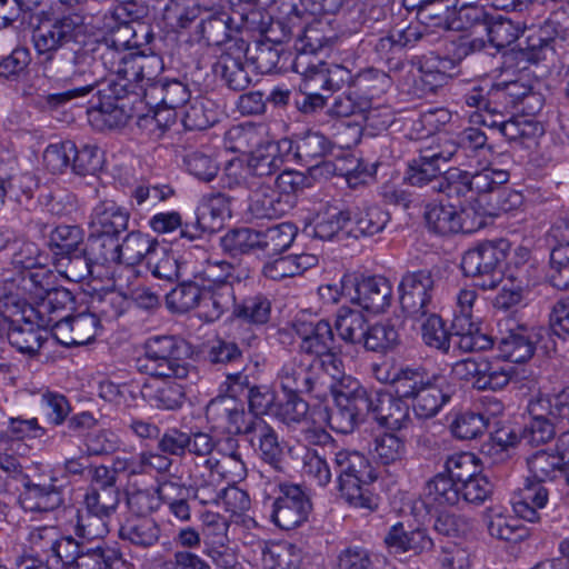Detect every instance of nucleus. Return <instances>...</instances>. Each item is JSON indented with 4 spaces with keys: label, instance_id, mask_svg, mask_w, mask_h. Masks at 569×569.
Segmentation results:
<instances>
[{
    "label": "nucleus",
    "instance_id": "nucleus-26",
    "mask_svg": "<svg viewBox=\"0 0 569 569\" xmlns=\"http://www.w3.org/2000/svg\"><path fill=\"white\" fill-rule=\"evenodd\" d=\"M74 303L72 292L63 287H54L40 300L31 303L30 313L40 327L50 328L57 320L64 319L61 313Z\"/></svg>",
    "mask_w": 569,
    "mask_h": 569
},
{
    "label": "nucleus",
    "instance_id": "nucleus-6",
    "mask_svg": "<svg viewBox=\"0 0 569 569\" xmlns=\"http://www.w3.org/2000/svg\"><path fill=\"white\" fill-rule=\"evenodd\" d=\"M329 389L335 408L328 415V423L337 432L351 433L368 415L367 389L350 376L343 377L338 385L331 383Z\"/></svg>",
    "mask_w": 569,
    "mask_h": 569
},
{
    "label": "nucleus",
    "instance_id": "nucleus-51",
    "mask_svg": "<svg viewBox=\"0 0 569 569\" xmlns=\"http://www.w3.org/2000/svg\"><path fill=\"white\" fill-rule=\"evenodd\" d=\"M220 246L231 257L243 254L259 256L257 229H231L220 238Z\"/></svg>",
    "mask_w": 569,
    "mask_h": 569
},
{
    "label": "nucleus",
    "instance_id": "nucleus-64",
    "mask_svg": "<svg viewBox=\"0 0 569 569\" xmlns=\"http://www.w3.org/2000/svg\"><path fill=\"white\" fill-rule=\"evenodd\" d=\"M406 442L395 433H383L375 438L372 456L383 466L395 465L406 456Z\"/></svg>",
    "mask_w": 569,
    "mask_h": 569
},
{
    "label": "nucleus",
    "instance_id": "nucleus-47",
    "mask_svg": "<svg viewBox=\"0 0 569 569\" xmlns=\"http://www.w3.org/2000/svg\"><path fill=\"white\" fill-rule=\"evenodd\" d=\"M346 208L328 206L325 212L318 214L312 234L320 240H332L340 234L347 236L349 216Z\"/></svg>",
    "mask_w": 569,
    "mask_h": 569
},
{
    "label": "nucleus",
    "instance_id": "nucleus-14",
    "mask_svg": "<svg viewBox=\"0 0 569 569\" xmlns=\"http://www.w3.org/2000/svg\"><path fill=\"white\" fill-rule=\"evenodd\" d=\"M250 48L246 41H236L222 50L213 64V72L234 91H242L251 83V77L246 63Z\"/></svg>",
    "mask_w": 569,
    "mask_h": 569
},
{
    "label": "nucleus",
    "instance_id": "nucleus-61",
    "mask_svg": "<svg viewBox=\"0 0 569 569\" xmlns=\"http://www.w3.org/2000/svg\"><path fill=\"white\" fill-rule=\"evenodd\" d=\"M483 367L481 379L476 382L478 390H501L510 383L517 373L513 366L488 358H486Z\"/></svg>",
    "mask_w": 569,
    "mask_h": 569
},
{
    "label": "nucleus",
    "instance_id": "nucleus-62",
    "mask_svg": "<svg viewBox=\"0 0 569 569\" xmlns=\"http://www.w3.org/2000/svg\"><path fill=\"white\" fill-rule=\"evenodd\" d=\"M486 30L490 43L497 49L510 46L522 32L520 23H515L510 18L501 14H491L487 22Z\"/></svg>",
    "mask_w": 569,
    "mask_h": 569
},
{
    "label": "nucleus",
    "instance_id": "nucleus-2",
    "mask_svg": "<svg viewBox=\"0 0 569 569\" xmlns=\"http://www.w3.org/2000/svg\"><path fill=\"white\" fill-rule=\"evenodd\" d=\"M335 467L341 498L355 508L376 510L378 498L369 486L377 479V473L369 459L359 451L342 449L335 455Z\"/></svg>",
    "mask_w": 569,
    "mask_h": 569
},
{
    "label": "nucleus",
    "instance_id": "nucleus-63",
    "mask_svg": "<svg viewBox=\"0 0 569 569\" xmlns=\"http://www.w3.org/2000/svg\"><path fill=\"white\" fill-rule=\"evenodd\" d=\"M501 124V134L509 141L525 143L543 134V126L528 116H516Z\"/></svg>",
    "mask_w": 569,
    "mask_h": 569
},
{
    "label": "nucleus",
    "instance_id": "nucleus-42",
    "mask_svg": "<svg viewBox=\"0 0 569 569\" xmlns=\"http://www.w3.org/2000/svg\"><path fill=\"white\" fill-rule=\"evenodd\" d=\"M156 247H158V241L150 236L140 231L129 232L123 241L121 243L119 242L118 263L134 267L140 263L142 259H148Z\"/></svg>",
    "mask_w": 569,
    "mask_h": 569
},
{
    "label": "nucleus",
    "instance_id": "nucleus-20",
    "mask_svg": "<svg viewBox=\"0 0 569 569\" xmlns=\"http://www.w3.org/2000/svg\"><path fill=\"white\" fill-rule=\"evenodd\" d=\"M197 26V33L208 44L227 50L230 43L244 41L239 32L231 27V17L222 10L204 9Z\"/></svg>",
    "mask_w": 569,
    "mask_h": 569
},
{
    "label": "nucleus",
    "instance_id": "nucleus-1",
    "mask_svg": "<svg viewBox=\"0 0 569 569\" xmlns=\"http://www.w3.org/2000/svg\"><path fill=\"white\" fill-rule=\"evenodd\" d=\"M391 382L396 395L412 401V410L419 419L436 417L455 392L445 376L429 373L422 367L401 368Z\"/></svg>",
    "mask_w": 569,
    "mask_h": 569
},
{
    "label": "nucleus",
    "instance_id": "nucleus-37",
    "mask_svg": "<svg viewBox=\"0 0 569 569\" xmlns=\"http://www.w3.org/2000/svg\"><path fill=\"white\" fill-rule=\"evenodd\" d=\"M445 171L446 169L442 166L419 152L418 157L408 162L405 180L410 186L425 189L428 194L433 196Z\"/></svg>",
    "mask_w": 569,
    "mask_h": 569
},
{
    "label": "nucleus",
    "instance_id": "nucleus-41",
    "mask_svg": "<svg viewBox=\"0 0 569 569\" xmlns=\"http://www.w3.org/2000/svg\"><path fill=\"white\" fill-rule=\"evenodd\" d=\"M111 513L96 510L89 505L78 510L72 522L74 535L79 538L93 540L103 538L109 532Z\"/></svg>",
    "mask_w": 569,
    "mask_h": 569
},
{
    "label": "nucleus",
    "instance_id": "nucleus-60",
    "mask_svg": "<svg viewBox=\"0 0 569 569\" xmlns=\"http://www.w3.org/2000/svg\"><path fill=\"white\" fill-rule=\"evenodd\" d=\"M420 321L423 342L431 348L447 353L450 349L451 332L446 328L442 318L429 310L428 315Z\"/></svg>",
    "mask_w": 569,
    "mask_h": 569
},
{
    "label": "nucleus",
    "instance_id": "nucleus-53",
    "mask_svg": "<svg viewBox=\"0 0 569 569\" xmlns=\"http://www.w3.org/2000/svg\"><path fill=\"white\" fill-rule=\"evenodd\" d=\"M120 553L112 548H88L82 550L70 569H122Z\"/></svg>",
    "mask_w": 569,
    "mask_h": 569
},
{
    "label": "nucleus",
    "instance_id": "nucleus-16",
    "mask_svg": "<svg viewBox=\"0 0 569 569\" xmlns=\"http://www.w3.org/2000/svg\"><path fill=\"white\" fill-rule=\"evenodd\" d=\"M280 149L286 157H290L305 167L313 168L321 159L332 153L335 146L325 134L318 131H307L295 134L292 138L281 139Z\"/></svg>",
    "mask_w": 569,
    "mask_h": 569
},
{
    "label": "nucleus",
    "instance_id": "nucleus-40",
    "mask_svg": "<svg viewBox=\"0 0 569 569\" xmlns=\"http://www.w3.org/2000/svg\"><path fill=\"white\" fill-rule=\"evenodd\" d=\"M250 60L261 73L281 72L289 69L291 51L270 42L257 41L250 49Z\"/></svg>",
    "mask_w": 569,
    "mask_h": 569
},
{
    "label": "nucleus",
    "instance_id": "nucleus-46",
    "mask_svg": "<svg viewBox=\"0 0 569 569\" xmlns=\"http://www.w3.org/2000/svg\"><path fill=\"white\" fill-rule=\"evenodd\" d=\"M262 549V563L266 569H299L302 560L301 550L289 542H278Z\"/></svg>",
    "mask_w": 569,
    "mask_h": 569
},
{
    "label": "nucleus",
    "instance_id": "nucleus-31",
    "mask_svg": "<svg viewBox=\"0 0 569 569\" xmlns=\"http://www.w3.org/2000/svg\"><path fill=\"white\" fill-rule=\"evenodd\" d=\"M99 93L106 101H101L94 112V120L108 129H116L128 123L129 113L117 101L126 93V86L114 81L108 82V90L100 89Z\"/></svg>",
    "mask_w": 569,
    "mask_h": 569
},
{
    "label": "nucleus",
    "instance_id": "nucleus-54",
    "mask_svg": "<svg viewBox=\"0 0 569 569\" xmlns=\"http://www.w3.org/2000/svg\"><path fill=\"white\" fill-rule=\"evenodd\" d=\"M210 100L197 98L181 109L182 124L187 130H204L217 121Z\"/></svg>",
    "mask_w": 569,
    "mask_h": 569
},
{
    "label": "nucleus",
    "instance_id": "nucleus-10",
    "mask_svg": "<svg viewBox=\"0 0 569 569\" xmlns=\"http://www.w3.org/2000/svg\"><path fill=\"white\" fill-rule=\"evenodd\" d=\"M435 292V279L430 270L408 271L399 283L400 305L413 320H421L430 310Z\"/></svg>",
    "mask_w": 569,
    "mask_h": 569
},
{
    "label": "nucleus",
    "instance_id": "nucleus-3",
    "mask_svg": "<svg viewBox=\"0 0 569 569\" xmlns=\"http://www.w3.org/2000/svg\"><path fill=\"white\" fill-rule=\"evenodd\" d=\"M43 64L46 76L57 82L89 86L90 92L100 83L93 43L88 34L58 58H46Z\"/></svg>",
    "mask_w": 569,
    "mask_h": 569
},
{
    "label": "nucleus",
    "instance_id": "nucleus-33",
    "mask_svg": "<svg viewBox=\"0 0 569 569\" xmlns=\"http://www.w3.org/2000/svg\"><path fill=\"white\" fill-rule=\"evenodd\" d=\"M537 335L526 329L511 330L498 342L499 357L512 363L529 361L536 351Z\"/></svg>",
    "mask_w": 569,
    "mask_h": 569
},
{
    "label": "nucleus",
    "instance_id": "nucleus-34",
    "mask_svg": "<svg viewBox=\"0 0 569 569\" xmlns=\"http://www.w3.org/2000/svg\"><path fill=\"white\" fill-rule=\"evenodd\" d=\"M7 339L20 353L34 357L48 340V331L47 328L40 327L36 319H31L10 328Z\"/></svg>",
    "mask_w": 569,
    "mask_h": 569
},
{
    "label": "nucleus",
    "instance_id": "nucleus-24",
    "mask_svg": "<svg viewBox=\"0 0 569 569\" xmlns=\"http://www.w3.org/2000/svg\"><path fill=\"white\" fill-rule=\"evenodd\" d=\"M118 535L130 547L146 550L158 543L161 529L152 517L126 516L119 525Z\"/></svg>",
    "mask_w": 569,
    "mask_h": 569
},
{
    "label": "nucleus",
    "instance_id": "nucleus-50",
    "mask_svg": "<svg viewBox=\"0 0 569 569\" xmlns=\"http://www.w3.org/2000/svg\"><path fill=\"white\" fill-rule=\"evenodd\" d=\"M399 343V333L390 321L368 325L361 346L367 351L386 353Z\"/></svg>",
    "mask_w": 569,
    "mask_h": 569
},
{
    "label": "nucleus",
    "instance_id": "nucleus-29",
    "mask_svg": "<svg viewBox=\"0 0 569 569\" xmlns=\"http://www.w3.org/2000/svg\"><path fill=\"white\" fill-rule=\"evenodd\" d=\"M463 99L467 106L488 112L490 118L495 114L502 117L509 109L515 108L502 82L492 83L489 89L473 87Z\"/></svg>",
    "mask_w": 569,
    "mask_h": 569
},
{
    "label": "nucleus",
    "instance_id": "nucleus-8",
    "mask_svg": "<svg viewBox=\"0 0 569 569\" xmlns=\"http://www.w3.org/2000/svg\"><path fill=\"white\" fill-rule=\"evenodd\" d=\"M505 259L503 249L486 241L463 253L461 269L465 276L478 279L482 289H495L502 280Z\"/></svg>",
    "mask_w": 569,
    "mask_h": 569
},
{
    "label": "nucleus",
    "instance_id": "nucleus-12",
    "mask_svg": "<svg viewBox=\"0 0 569 569\" xmlns=\"http://www.w3.org/2000/svg\"><path fill=\"white\" fill-rule=\"evenodd\" d=\"M280 495L273 501L271 518L283 530H291L308 520L312 503L306 491L298 485L282 483Z\"/></svg>",
    "mask_w": 569,
    "mask_h": 569
},
{
    "label": "nucleus",
    "instance_id": "nucleus-52",
    "mask_svg": "<svg viewBox=\"0 0 569 569\" xmlns=\"http://www.w3.org/2000/svg\"><path fill=\"white\" fill-rule=\"evenodd\" d=\"M457 0H428L419 9L418 21L429 28L452 29Z\"/></svg>",
    "mask_w": 569,
    "mask_h": 569
},
{
    "label": "nucleus",
    "instance_id": "nucleus-36",
    "mask_svg": "<svg viewBox=\"0 0 569 569\" xmlns=\"http://www.w3.org/2000/svg\"><path fill=\"white\" fill-rule=\"evenodd\" d=\"M251 429L250 435L247 436L251 445L257 446L261 459L276 470H281L283 450L274 429L262 419L257 421Z\"/></svg>",
    "mask_w": 569,
    "mask_h": 569
},
{
    "label": "nucleus",
    "instance_id": "nucleus-23",
    "mask_svg": "<svg viewBox=\"0 0 569 569\" xmlns=\"http://www.w3.org/2000/svg\"><path fill=\"white\" fill-rule=\"evenodd\" d=\"M451 337L458 338L457 347L463 352L486 351L493 347V338L481 331L473 313L453 311Z\"/></svg>",
    "mask_w": 569,
    "mask_h": 569
},
{
    "label": "nucleus",
    "instance_id": "nucleus-5",
    "mask_svg": "<svg viewBox=\"0 0 569 569\" xmlns=\"http://www.w3.org/2000/svg\"><path fill=\"white\" fill-rule=\"evenodd\" d=\"M191 346L177 336H156L144 343L146 371L157 378L186 379Z\"/></svg>",
    "mask_w": 569,
    "mask_h": 569
},
{
    "label": "nucleus",
    "instance_id": "nucleus-59",
    "mask_svg": "<svg viewBox=\"0 0 569 569\" xmlns=\"http://www.w3.org/2000/svg\"><path fill=\"white\" fill-rule=\"evenodd\" d=\"M271 313V302L262 295H256L244 298L240 303H236L233 316L247 323L264 325L269 321Z\"/></svg>",
    "mask_w": 569,
    "mask_h": 569
},
{
    "label": "nucleus",
    "instance_id": "nucleus-7",
    "mask_svg": "<svg viewBox=\"0 0 569 569\" xmlns=\"http://www.w3.org/2000/svg\"><path fill=\"white\" fill-rule=\"evenodd\" d=\"M87 30L84 18L79 13H70L41 23L33 30L32 41L39 54L54 58V52L70 49L87 36Z\"/></svg>",
    "mask_w": 569,
    "mask_h": 569
},
{
    "label": "nucleus",
    "instance_id": "nucleus-28",
    "mask_svg": "<svg viewBox=\"0 0 569 569\" xmlns=\"http://www.w3.org/2000/svg\"><path fill=\"white\" fill-rule=\"evenodd\" d=\"M129 213L113 200L99 201L90 214V231L118 237L127 230Z\"/></svg>",
    "mask_w": 569,
    "mask_h": 569
},
{
    "label": "nucleus",
    "instance_id": "nucleus-43",
    "mask_svg": "<svg viewBox=\"0 0 569 569\" xmlns=\"http://www.w3.org/2000/svg\"><path fill=\"white\" fill-rule=\"evenodd\" d=\"M565 465L563 453H555L546 450H539L527 459V466L536 482L530 485H542L547 481H553L562 476Z\"/></svg>",
    "mask_w": 569,
    "mask_h": 569
},
{
    "label": "nucleus",
    "instance_id": "nucleus-38",
    "mask_svg": "<svg viewBox=\"0 0 569 569\" xmlns=\"http://www.w3.org/2000/svg\"><path fill=\"white\" fill-rule=\"evenodd\" d=\"M435 194H442L450 206L456 204L459 209H467L465 203L472 200L468 182V171L459 168L446 169L435 189ZM468 209L471 208L468 207Z\"/></svg>",
    "mask_w": 569,
    "mask_h": 569
},
{
    "label": "nucleus",
    "instance_id": "nucleus-35",
    "mask_svg": "<svg viewBox=\"0 0 569 569\" xmlns=\"http://www.w3.org/2000/svg\"><path fill=\"white\" fill-rule=\"evenodd\" d=\"M259 256L271 258L290 248L298 228L291 222H281L266 229H257Z\"/></svg>",
    "mask_w": 569,
    "mask_h": 569
},
{
    "label": "nucleus",
    "instance_id": "nucleus-22",
    "mask_svg": "<svg viewBox=\"0 0 569 569\" xmlns=\"http://www.w3.org/2000/svg\"><path fill=\"white\" fill-rule=\"evenodd\" d=\"M565 32V28L557 20V13L550 16L538 29L530 30L526 46L520 49L523 59L530 63H539L553 54V42Z\"/></svg>",
    "mask_w": 569,
    "mask_h": 569
},
{
    "label": "nucleus",
    "instance_id": "nucleus-32",
    "mask_svg": "<svg viewBox=\"0 0 569 569\" xmlns=\"http://www.w3.org/2000/svg\"><path fill=\"white\" fill-rule=\"evenodd\" d=\"M459 487L448 475L439 472L426 482L421 502L426 509L457 506L461 501Z\"/></svg>",
    "mask_w": 569,
    "mask_h": 569
},
{
    "label": "nucleus",
    "instance_id": "nucleus-15",
    "mask_svg": "<svg viewBox=\"0 0 569 569\" xmlns=\"http://www.w3.org/2000/svg\"><path fill=\"white\" fill-rule=\"evenodd\" d=\"M283 392L309 393L320 398L326 390L313 363L295 356L283 362L277 376Z\"/></svg>",
    "mask_w": 569,
    "mask_h": 569
},
{
    "label": "nucleus",
    "instance_id": "nucleus-25",
    "mask_svg": "<svg viewBox=\"0 0 569 569\" xmlns=\"http://www.w3.org/2000/svg\"><path fill=\"white\" fill-rule=\"evenodd\" d=\"M248 211L256 219H278L290 208L277 190L264 182L249 184Z\"/></svg>",
    "mask_w": 569,
    "mask_h": 569
},
{
    "label": "nucleus",
    "instance_id": "nucleus-4",
    "mask_svg": "<svg viewBox=\"0 0 569 569\" xmlns=\"http://www.w3.org/2000/svg\"><path fill=\"white\" fill-rule=\"evenodd\" d=\"M100 81L104 79V72L110 71L121 76L129 82L152 80L161 69V60L157 56L128 53L121 50L114 41L98 40L91 38Z\"/></svg>",
    "mask_w": 569,
    "mask_h": 569
},
{
    "label": "nucleus",
    "instance_id": "nucleus-45",
    "mask_svg": "<svg viewBox=\"0 0 569 569\" xmlns=\"http://www.w3.org/2000/svg\"><path fill=\"white\" fill-rule=\"evenodd\" d=\"M367 327L368 320L361 311L346 306L339 308L335 328L341 340L350 345H361Z\"/></svg>",
    "mask_w": 569,
    "mask_h": 569
},
{
    "label": "nucleus",
    "instance_id": "nucleus-19",
    "mask_svg": "<svg viewBox=\"0 0 569 569\" xmlns=\"http://www.w3.org/2000/svg\"><path fill=\"white\" fill-rule=\"evenodd\" d=\"M355 295L351 301L362 309L375 313L383 312L391 303L392 287L388 279L380 276L356 278Z\"/></svg>",
    "mask_w": 569,
    "mask_h": 569
},
{
    "label": "nucleus",
    "instance_id": "nucleus-44",
    "mask_svg": "<svg viewBox=\"0 0 569 569\" xmlns=\"http://www.w3.org/2000/svg\"><path fill=\"white\" fill-rule=\"evenodd\" d=\"M83 248L87 260L96 266L118 263V237L90 231Z\"/></svg>",
    "mask_w": 569,
    "mask_h": 569
},
{
    "label": "nucleus",
    "instance_id": "nucleus-58",
    "mask_svg": "<svg viewBox=\"0 0 569 569\" xmlns=\"http://www.w3.org/2000/svg\"><path fill=\"white\" fill-rule=\"evenodd\" d=\"M298 39L295 42L293 49L298 52H308L317 54L323 50L330 49L337 41L333 34H327L326 28L321 23L310 24L303 27Z\"/></svg>",
    "mask_w": 569,
    "mask_h": 569
},
{
    "label": "nucleus",
    "instance_id": "nucleus-55",
    "mask_svg": "<svg viewBox=\"0 0 569 569\" xmlns=\"http://www.w3.org/2000/svg\"><path fill=\"white\" fill-rule=\"evenodd\" d=\"M353 80L355 74L350 69L342 64H332L315 72L311 76V82L306 83V89L322 88L329 91H336L345 86L353 87Z\"/></svg>",
    "mask_w": 569,
    "mask_h": 569
},
{
    "label": "nucleus",
    "instance_id": "nucleus-27",
    "mask_svg": "<svg viewBox=\"0 0 569 569\" xmlns=\"http://www.w3.org/2000/svg\"><path fill=\"white\" fill-rule=\"evenodd\" d=\"M347 237H371L381 232L390 220L387 211L377 206L348 207Z\"/></svg>",
    "mask_w": 569,
    "mask_h": 569
},
{
    "label": "nucleus",
    "instance_id": "nucleus-30",
    "mask_svg": "<svg viewBox=\"0 0 569 569\" xmlns=\"http://www.w3.org/2000/svg\"><path fill=\"white\" fill-rule=\"evenodd\" d=\"M64 501L63 490L58 482L33 483L22 489L19 502L26 511L48 512L59 508Z\"/></svg>",
    "mask_w": 569,
    "mask_h": 569
},
{
    "label": "nucleus",
    "instance_id": "nucleus-13",
    "mask_svg": "<svg viewBox=\"0 0 569 569\" xmlns=\"http://www.w3.org/2000/svg\"><path fill=\"white\" fill-rule=\"evenodd\" d=\"M403 397L392 396L389 392H368V415L382 428L400 431L407 429L411 422L410 406Z\"/></svg>",
    "mask_w": 569,
    "mask_h": 569
},
{
    "label": "nucleus",
    "instance_id": "nucleus-56",
    "mask_svg": "<svg viewBox=\"0 0 569 569\" xmlns=\"http://www.w3.org/2000/svg\"><path fill=\"white\" fill-rule=\"evenodd\" d=\"M489 425L486 415L472 410L459 412L450 423V431L460 440H472L481 437Z\"/></svg>",
    "mask_w": 569,
    "mask_h": 569
},
{
    "label": "nucleus",
    "instance_id": "nucleus-9",
    "mask_svg": "<svg viewBox=\"0 0 569 569\" xmlns=\"http://www.w3.org/2000/svg\"><path fill=\"white\" fill-rule=\"evenodd\" d=\"M293 330L300 339L299 349L302 353L319 359L321 366L330 363L338 370L337 362L340 361L335 351L333 329L328 320L307 319L302 313L295 319Z\"/></svg>",
    "mask_w": 569,
    "mask_h": 569
},
{
    "label": "nucleus",
    "instance_id": "nucleus-21",
    "mask_svg": "<svg viewBox=\"0 0 569 569\" xmlns=\"http://www.w3.org/2000/svg\"><path fill=\"white\" fill-rule=\"evenodd\" d=\"M565 32V28L557 20V13L550 16L538 29L530 30L526 46L520 49L523 59L530 63H539L553 54V42Z\"/></svg>",
    "mask_w": 569,
    "mask_h": 569
},
{
    "label": "nucleus",
    "instance_id": "nucleus-49",
    "mask_svg": "<svg viewBox=\"0 0 569 569\" xmlns=\"http://www.w3.org/2000/svg\"><path fill=\"white\" fill-rule=\"evenodd\" d=\"M203 291L197 279L183 281L166 296L167 306L174 312L186 313L201 305Z\"/></svg>",
    "mask_w": 569,
    "mask_h": 569
},
{
    "label": "nucleus",
    "instance_id": "nucleus-48",
    "mask_svg": "<svg viewBox=\"0 0 569 569\" xmlns=\"http://www.w3.org/2000/svg\"><path fill=\"white\" fill-rule=\"evenodd\" d=\"M82 231L77 226H58L50 234L49 246L56 256L58 266L63 264V259L82 248Z\"/></svg>",
    "mask_w": 569,
    "mask_h": 569
},
{
    "label": "nucleus",
    "instance_id": "nucleus-39",
    "mask_svg": "<svg viewBox=\"0 0 569 569\" xmlns=\"http://www.w3.org/2000/svg\"><path fill=\"white\" fill-rule=\"evenodd\" d=\"M284 156L280 149V141L278 143L259 144L249 153L247 170L252 177H270L281 169Z\"/></svg>",
    "mask_w": 569,
    "mask_h": 569
},
{
    "label": "nucleus",
    "instance_id": "nucleus-17",
    "mask_svg": "<svg viewBox=\"0 0 569 569\" xmlns=\"http://www.w3.org/2000/svg\"><path fill=\"white\" fill-rule=\"evenodd\" d=\"M206 415L209 419L223 426L232 435H250L251 427L261 418L247 413L242 402L234 397H216L207 406Z\"/></svg>",
    "mask_w": 569,
    "mask_h": 569
},
{
    "label": "nucleus",
    "instance_id": "nucleus-18",
    "mask_svg": "<svg viewBox=\"0 0 569 569\" xmlns=\"http://www.w3.org/2000/svg\"><path fill=\"white\" fill-rule=\"evenodd\" d=\"M100 320L91 312L66 316L52 326V337L64 347L83 346L96 337Z\"/></svg>",
    "mask_w": 569,
    "mask_h": 569
},
{
    "label": "nucleus",
    "instance_id": "nucleus-57",
    "mask_svg": "<svg viewBox=\"0 0 569 569\" xmlns=\"http://www.w3.org/2000/svg\"><path fill=\"white\" fill-rule=\"evenodd\" d=\"M548 499L549 489L545 485H528L523 490L522 500L516 502L513 509L518 517L529 522H538V509L545 508Z\"/></svg>",
    "mask_w": 569,
    "mask_h": 569
},
{
    "label": "nucleus",
    "instance_id": "nucleus-11",
    "mask_svg": "<svg viewBox=\"0 0 569 569\" xmlns=\"http://www.w3.org/2000/svg\"><path fill=\"white\" fill-rule=\"evenodd\" d=\"M425 220L428 229L440 236L471 233L485 226L483 218L476 214L473 209H459L456 204H429Z\"/></svg>",
    "mask_w": 569,
    "mask_h": 569
}]
</instances>
